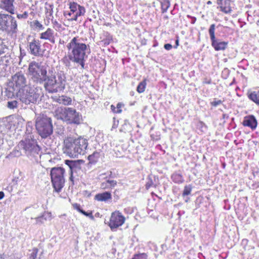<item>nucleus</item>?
Instances as JSON below:
<instances>
[{
	"label": "nucleus",
	"mask_w": 259,
	"mask_h": 259,
	"mask_svg": "<svg viewBox=\"0 0 259 259\" xmlns=\"http://www.w3.org/2000/svg\"><path fill=\"white\" fill-rule=\"evenodd\" d=\"M67 55L62 59V62L65 67L70 68L71 62L80 65L84 69L85 61L91 52L90 47L81 42L78 36L74 37L67 45Z\"/></svg>",
	"instance_id": "f257e3e1"
},
{
	"label": "nucleus",
	"mask_w": 259,
	"mask_h": 259,
	"mask_svg": "<svg viewBox=\"0 0 259 259\" xmlns=\"http://www.w3.org/2000/svg\"><path fill=\"white\" fill-rule=\"evenodd\" d=\"M42 96L41 88H34L30 85L25 87V88L19 89L16 93L17 97L26 105L35 103Z\"/></svg>",
	"instance_id": "f03ea898"
},
{
	"label": "nucleus",
	"mask_w": 259,
	"mask_h": 259,
	"mask_svg": "<svg viewBox=\"0 0 259 259\" xmlns=\"http://www.w3.org/2000/svg\"><path fill=\"white\" fill-rule=\"evenodd\" d=\"M28 74L30 79L37 84H42L46 78L48 71L45 66L35 61H32L29 64Z\"/></svg>",
	"instance_id": "7ed1b4c3"
},
{
	"label": "nucleus",
	"mask_w": 259,
	"mask_h": 259,
	"mask_svg": "<svg viewBox=\"0 0 259 259\" xmlns=\"http://www.w3.org/2000/svg\"><path fill=\"white\" fill-rule=\"evenodd\" d=\"M35 126L38 134L42 138H47L53 133L52 120L44 114L39 115L36 117Z\"/></svg>",
	"instance_id": "20e7f679"
},
{
	"label": "nucleus",
	"mask_w": 259,
	"mask_h": 259,
	"mask_svg": "<svg viewBox=\"0 0 259 259\" xmlns=\"http://www.w3.org/2000/svg\"><path fill=\"white\" fill-rule=\"evenodd\" d=\"M65 169L61 167H54L51 169V177L55 190L59 192L64 187Z\"/></svg>",
	"instance_id": "39448f33"
},
{
	"label": "nucleus",
	"mask_w": 259,
	"mask_h": 259,
	"mask_svg": "<svg viewBox=\"0 0 259 259\" xmlns=\"http://www.w3.org/2000/svg\"><path fill=\"white\" fill-rule=\"evenodd\" d=\"M17 147L19 150H23L25 154L28 156H35V154H38L40 151V148L36 144V141L32 139L21 140Z\"/></svg>",
	"instance_id": "423d86ee"
},
{
	"label": "nucleus",
	"mask_w": 259,
	"mask_h": 259,
	"mask_svg": "<svg viewBox=\"0 0 259 259\" xmlns=\"http://www.w3.org/2000/svg\"><path fill=\"white\" fill-rule=\"evenodd\" d=\"M0 29L16 33L17 30L16 20L11 15L0 14Z\"/></svg>",
	"instance_id": "0eeeda50"
},
{
	"label": "nucleus",
	"mask_w": 259,
	"mask_h": 259,
	"mask_svg": "<svg viewBox=\"0 0 259 259\" xmlns=\"http://www.w3.org/2000/svg\"><path fill=\"white\" fill-rule=\"evenodd\" d=\"M63 150L64 153L70 157L78 156L79 150L75 147L74 138L69 137L64 140Z\"/></svg>",
	"instance_id": "6e6552de"
},
{
	"label": "nucleus",
	"mask_w": 259,
	"mask_h": 259,
	"mask_svg": "<svg viewBox=\"0 0 259 259\" xmlns=\"http://www.w3.org/2000/svg\"><path fill=\"white\" fill-rule=\"evenodd\" d=\"M51 70L49 71V74H47L46 78L44 81V88L50 93H57L59 89L57 83L56 77L55 74H50Z\"/></svg>",
	"instance_id": "1a4fd4ad"
},
{
	"label": "nucleus",
	"mask_w": 259,
	"mask_h": 259,
	"mask_svg": "<svg viewBox=\"0 0 259 259\" xmlns=\"http://www.w3.org/2000/svg\"><path fill=\"white\" fill-rule=\"evenodd\" d=\"M215 26L214 24H211L208 30L211 41V45L215 51L225 50L227 47L228 42L226 41H220L215 38L214 35Z\"/></svg>",
	"instance_id": "9d476101"
},
{
	"label": "nucleus",
	"mask_w": 259,
	"mask_h": 259,
	"mask_svg": "<svg viewBox=\"0 0 259 259\" xmlns=\"http://www.w3.org/2000/svg\"><path fill=\"white\" fill-rule=\"evenodd\" d=\"M125 222V218L119 211H115L111 214L109 226L111 230L122 226Z\"/></svg>",
	"instance_id": "9b49d317"
},
{
	"label": "nucleus",
	"mask_w": 259,
	"mask_h": 259,
	"mask_svg": "<svg viewBox=\"0 0 259 259\" xmlns=\"http://www.w3.org/2000/svg\"><path fill=\"white\" fill-rule=\"evenodd\" d=\"M68 110L65 121L69 123L79 124L82 120L81 115L72 108L68 107Z\"/></svg>",
	"instance_id": "f8f14e48"
},
{
	"label": "nucleus",
	"mask_w": 259,
	"mask_h": 259,
	"mask_svg": "<svg viewBox=\"0 0 259 259\" xmlns=\"http://www.w3.org/2000/svg\"><path fill=\"white\" fill-rule=\"evenodd\" d=\"M12 80L15 87L19 89L25 88V87H28L26 84L27 79L25 74L22 71L16 73L12 76Z\"/></svg>",
	"instance_id": "ddd939ff"
},
{
	"label": "nucleus",
	"mask_w": 259,
	"mask_h": 259,
	"mask_svg": "<svg viewBox=\"0 0 259 259\" xmlns=\"http://www.w3.org/2000/svg\"><path fill=\"white\" fill-rule=\"evenodd\" d=\"M74 140L75 147L79 150L78 155L81 154L83 155L88 146L87 140L83 138L79 137L74 139Z\"/></svg>",
	"instance_id": "4468645a"
},
{
	"label": "nucleus",
	"mask_w": 259,
	"mask_h": 259,
	"mask_svg": "<svg viewBox=\"0 0 259 259\" xmlns=\"http://www.w3.org/2000/svg\"><path fill=\"white\" fill-rule=\"evenodd\" d=\"M29 49L31 55L35 56H38L41 53V44L38 39H33L29 44Z\"/></svg>",
	"instance_id": "2eb2a0df"
},
{
	"label": "nucleus",
	"mask_w": 259,
	"mask_h": 259,
	"mask_svg": "<svg viewBox=\"0 0 259 259\" xmlns=\"http://www.w3.org/2000/svg\"><path fill=\"white\" fill-rule=\"evenodd\" d=\"M14 0H0V8L8 12L14 14Z\"/></svg>",
	"instance_id": "dca6fc26"
},
{
	"label": "nucleus",
	"mask_w": 259,
	"mask_h": 259,
	"mask_svg": "<svg viewBox=\"0 0 259 259\" xmlns=\"http://www.w3.org/2000/svg\"><path fill=\"white\" fill-rule=\"evenodd\" d=\"M68 111V108L58 107L54 112L55 116L57 119L65 121Z\"/></svg>",
	"instance_id": "f3484780"
},
{
	"label": "nucleus",
	"mask_w": 259,
	"mask_h": 259,
	"mask_svg": "<svg viewBox=\"0 0 259 259\" xmlns=\"http://www.w3.org/2000/svg\"><path fill=\"white\" fill-rule=\"evenodd\" d=\"M52 99L54 101L64 105H71L72 103V99L71 98L65 95H62L61 96H54L52 97Z\"/></svg>",
	"instance_id": "a211bd4d"
},
{
	"label": "nucleus",
	"mask_w": 259,
	"mask_h": 259,
	"mask_svg": "<svg viewBox=\"0 0 259 259\" xmlns=\"http://www.w3.org/2000/svg\"><path fill=\"white\" fill-rule=\"evenodd\" d=\"M243 124L244 126H248L254 130L256 127L257 121L254 116L250 115L245 117Z\"/></svg>",
	"instance_id": "6ab92c4d"
},
{
	"label": "nucleus",
	"mask_w": 259,
	"mask_h": 259,
	"mask_svg": "<svg viewBox=\"0 0 259 259\" xmlns=\"http://www.w3.org/2000/svg\"><path fill=\"white\" fill-rule=\"evenodd\" d=\"M230 3V0H218V4L220 5L221 11L225 13H231L232 11Z\"/></svg>",
	"instance_id": "aec40b11"
},
{
	"label": "nucleus",
	"mask_w": 259,
	"mask_h": 259,
	"mask_svg": "<svg viewBox=\"0 0 259 259\" xmlns=\"http://www.w3.org/2000/svg\"><path fill=\"white\" fill-rule=\"evenodd\" d=\"M65 164L69 167V171L70 174V177L69 178L71 181H73V174L74 172H76L78 169L77 164L76 162L73 160H65Z\"/></svg>",
	"instance_id": "412c9836"
},
{
	"label": "nucleus",
	"mask_w": 259,
	"mask_h": 259,
	"mask_svg": "<svg viewBox=\"0 0 259 259\" xmlns=\"http://www.w3.org/2000/svg\"><path fill=\"white\" fill-rule=\"evenodd\" d=\"M78 7V5L75 2L70 3L69 8L70 12H65L64 13V16L68 19V18H71L72 16L75 15V12L77 11V8Z\"/></svg>",
	"instance_id": "4be33fe9"
},
{
	"label": "nucleus",
	"mask_w": 259,
	"mask_h": 259,
	"mask_svg": "<svg viewBox=\"0 0 259 259\" xmlns=\"http://www.w3.org/2000/svg\"><path fill=\"white\" fill-rule=\"evenodd\" d=\"M11 59V57L9 51L6 52L3 55L0 56V67L8 66Z\"/></svg>",
	"instance_id": "5701e85b"
},
{
	"label": "nucleus",
	"mask_w": 259,
	"mask_h": 259,
	"mask_svg": "<svg viewBox=\"0 0 259 259\" xmlns=\"http://www.w3.org/2000/svg\"><path fill=\"white\" fill-rule=\"evenodd\" d=\"M85 13V8L78 5V7L77 8V11L75 12V15L72 16L71 18H68L69 21H76L78 17L83 16Z\"/></svg>",
	"instance_id": "b1692460"
},
{
	"label": "nucleus",
	"mask_w": 259,
	"mask_h": 259,
	"mask_svg": "<svg viewBox=\"0 0 259 259\" xmlns=\"http://www.w3.org/2000/svg\"><path fill=\"white\" fill-rule=\"evenodd\" d=\"M116 185L117 182L116 181L106 180L101 184V188L103 189H112Z\"/></svg>",
	"instance_id": "393cba45"
},
{
	"label": "nucleus",
	"mask_w": 259,
	"mask_h": 259,
	"mask_svg": "<svg viewBox=\"0 0 259 259\" xmlns=\"http://www.w3.org/2000/svg\"><path fill=\"white\" fill-rule=\"evenodd\" d=\"M95 199L100 201H105L111 198V195L110 192H105L99 193L95 195Z\"/></svg>",
	"instance_id": "a878e982"
},
{
	"label": "nucleus",
	"mask_w": 259,
	"mask_h": 259,
	"mask_svg": "<svg viewBox=\"0 0 259 259\" xmlns=\"http://www.w3.org/2000/svg\"><path fill=\"white\" fill-rule=\"evenodd\" d=\"M30 26L34 30L37 31L42 30L45 28L44 26L37 20L30 22Z\"/></svg>",
	"instance_id": "bb28decb"
},
{
	"label": "nucleus",
	"mask_w": 259,
	"mask_h": 259,
	"mask_svg": "<svg viewBox=\"0 0 259 259\" xmlns=\"http://www.w3.org/2000/svg\"><path fill=\"white\" fill-rule=\"evenodd\" d=\"M54 31L50 28H48L47 30L40 34V38L45 40L50 39V37L53 35Z\"/></svg>",
	"instance_id": "cd10ccee"
},
{
	"label": "nucleus",
	"mask_w": 259,
	"mask_h": 259,
	"mask_svg": "<svg viewBox=\"0 0 259 259\" xmlns=\"http://www.w3.org/2000/svg\"><path fill=\"white\" fill-rule=\"evenodd\" d=\"M248 97L256 104L259 105V91L248 94Z\"/></svg>",
	"instance_id": "c85d7f7f"
},
{
	"label": "nucleus",
	"mask_w": 259,
	"mask_h": 259,
	"mask_svg": "<svg viewBox=\"0 0 259 259\" xmlns=\"http://www.w3.org/2000/svg\"><path fill=\"white\" fill-rule=\"evenodd\" d=\"M57 83L59 90H62L65 88V77L64 75H58Z\"/></svg>",
	"instance_id": "c756f323"
},
{
	"label": "nucleus",
	"mask_w": 259,
	"mask_h": 259,
	"mask_svg": "<svg viewBox=\"0 0 259 259\" xmlns=\"http://www.w3.org/2000/svg\"><path fill=\"white\" fill-rule=\"evenodd\" d=\"M100 157V153L97 152H94L92 154L88 156V159L91 163H96Z\"/></svg>",
	"instance_id": "7c9ffc66"
},
{
	"label": "nucleus",
	"mask_w": 259,
	"mask_h": 259,
	"mask_svg": "<svg viewBox=\"0 0 259 259\" xmlns=\"http://www.w3.org/2000/svg\"><path fill=\"white\" fill-rule=\"evenodd\" d=\"M146 84L147 83L146 79H144L142 81L140 82L137 88V92L139 93H143L145 90Z\"/></svg>",
	"instance_id": "2f4dec72"
},
{
	"label": "nucleus",
	"mask_w": 259,
	"mask_h": 259,
	"mask_svg": "<svg viewBox=\"0 0 259 259\" xmlns=\"http://www.w3.org/2000/svg\"><path fill=\"white\" fill-rule=\"evenodd\" d=\"M8 47L4 44L2 39L0 38V56L3 55L6 52H9Z\"/></svg>",
	"instance_id": "473e14b6"
},
{
	"label": "nucleus",
	"mask_w": 259,
	"mask_h": 259,
	"mask_svg": "<svg viewBox=\"0 0 259 259\" xmlns=\"http://www.w3.org/2000/svg\"><path fill=\"white\" fill-rule=\"evenodd\" d=\"M161 6L162 13H165L169 7L170 3L168 1H164L161 3Z\"/></svg>",
	"instance_id": "72a5a7b5"
},
{
	"label": "nucleus",
	"mask_w": 259,
	"mask_h": 259,
	"mask_svg": "<svg viewBox=\"0 0 259 259\" xmlns=\"http://www.w3.org/2000/svg\"><path fill=\"white\" fill-rule=\"evenodd\" d=\"M192 186L190 185H187L184 187V189L183 192V196H187L190 194L192 191Z\"/></svg>",
	"instance_id": "f704fd0d"
},
{
	"label": "nucleus",
	"mask_w": 259,
	"mask_h": 259,
	"mask_svg": "<svg viewBox=\"0 0 259 259\" xmlns=\"http://www.w3.org/2000/svg\"><path fill=\"white\" fill-rule=\"evenodd\" d=\"M6 96L8 98H12L14 97L15 94L14 93L13 88L7 89L5 92Z\"/></svg>",
	"instance_id": "c9c22d12"
},
{
	"label": "nucleus",
	"mask_w": 259,
	"mask_h": 259,
	"mask_svg": "<svg viewBox=\"0 0 259 259\" xmlns=\"http://www.w3.org/2000/svg\"><path fill=\"white\" fill-rule=\"evenodd\" d=\"M18 102L16 100L9 101L7 103V107L10 109H14L17 107Z\"/></svg>",
	"instance_id": "e433bc0d"
},
{
	"label": "nucleus",
	"mask_w": 259,
	"mask_h": 259,
	"mask_svg": "<svg viewBox=\"0 0 259 259\" xmlns=\"http://www.w3.org/2000/svg\"><path fill=\"white\" fill-rule=\"evenodd\" d=\"M172 179H173V181H174L175 182L179 183L182 181V177L181 175L175 174L172 175Z\"/></svg>",
	"instance_id": "4c0bfd02"
},
{
	"label": "nucleus",
	"mask_w": 259,
	"mask_h": 259,
	"mask_svg": "<svg viewBox=\"0 0 259 259\" xmlns=\"http://www.w3.org/2000/svg\"><path fill=\"white\" fill-rule=\"evenodd\" d=\"M147 257L146 253H142L134 255L132 259H147Z\"/></svg>",
	"instance_id": "58836bf2"
},
{
	"label": "nucleus",
	"mask_w": 259,
	"mask_h": 259,
	"mask_svg": "<svg viewBox=\"0 0 259 259\" xmlns=\"http://www.w3.org/2000/svg\"><path fill=\"white\" fill-rule=\"evenodd\" d=\"M38 251V250L37 248H33L32 250V252L29 256V259H35L37 256Z\"/></svg>",
	"instance_id": "ea45409f"
},
{
	"label": "nucleus",
	"mask_w": 259,
	"mask_h": 259,
	"mask_svg": "<svg viewBox=\"0 0 259 259\" xmlns=\"http://www.w3.org/2000/svg\"><path fill=\"white\" fill-rule=\"evenodd\" d=\"M23 119L22 117L19 116H16L14 118H13V122H14V124L16 123V122H18V124H22L23 123Z\"/></svg>",
	"instance_id": "a19ab883"
},
{
	"label": "nucleus",
	"mask_w": 259,
	"mask_h": 259,
	"mask_svg": "<svg viewBox=\"0 0 259 259\" xmlns=\"http://www.w3.org/2000/svg\"><path fill=\"white\" fill-rule=\"evenodd\" d=\"M222 103V101L221 100H217L215 99L214 101H213L212 102H211L210 103V104L214 107H217L218 105H220Z\"/></svg>",
	"instance_id": "79ce46f5"
},
{
	"label": "nucleus",
	"mask_w": 259,
	"mask_h": 259,
	"mask_svg": "<svg viewBox=\"0 0 259 259\" xmlns=\"http://www.w3.org/2000/svg\"><path fill=\"white\" fill-rule=\"evenodd\" d=\"M122 106V104L119 103L117 104V107L116 108H117V110L116 111H115V113H120L122 111V110H121V107Z\"/></svg>",
	"instance_id": "37998d69"
},
{
	"label": "nucleus",
	"mask_w": 259,
	"mask_h": 259,
	"mask_svg": "<svg viewBox=\"0 0 259 259\" xmlns=\"http://www.w3.org/2000/svg\"><path fill=\"white\" fill-rule=\"evenodd\" d=\"M28 17V13L27 12H25L23 14H18L17 15V17L19 18V19H22V18H23V19H26Z\"/></svg>",
	"instance_id": "c03bdc74"
},
{
	"label": "nucleus",
	"mask_w": 259,
	"mask_h": 259,
	"mask_svg": "<svg viewBox=\"0 0 259 259\" xmlns=\"http://www.w3.org/2000/svg\"><path fill=\"white\" fill-rule=\"evenodd\" d=\"M52 23L54 28L59 29L61 27V25L59 24L56 20L53 21Z\"/></svg>",
	"instance_id": "a18cd8bd"
},
{
	"label": "nucleus",
	"mask_w": 259,
	"mask_h": 259,
	"mask_svg": "<svg viewBox=\"0 0 259 259\" xmlns=\"http://www.w3.org/2000/svg\"><path fill=\"white\" fill-rule=\"evenodd\" d=\"M44 215L42 217H39L36 218V224H42L44 223V221H42L44 219Z\"/></svg>",
	"instance_id": "49530a36"
},
{
	"label": "nucleus",
	"mask_w": 259,
	"mask_h": 259,
	"mask_svg": "<svg viewBox=\"0 0 259 259\" xmlns=\"http://www.w3.org/2000/svg\"><path fill=\"white\" fill-rule=\"evenodd\" d=\"M84 215L89 217L92 220H93L94 219V217L93 215L92 212L91 211L90 212H87Z\"/></svg>",
	"instance_id": "de8ad7c7"
},
{
	"label": "nucleus",
	"mask_w": 259,
	"mask_h": 259,
	"mask_svg": "<svg viewBox=\"0 0 259 259\" xmlns=\"http://www.w3.org/2000/svg\"><path fill=\"white\" fill-rule=\"evenodd\" d=\"M164 48L167 50H170L172 48V46L169 44H166L164 45Z\"/></svg>",
	"instance_id": "09e8293b"
},
{
	"label": "nucleus",
	"mask_w": 259,
	"mask_h": 259,
	"mask_svg": "<svg viewBox=\"0 0 259 259\" xmlns=\"http://www.w3.org/2000/svg\"><path fill=\"white\" fill-rule=\"evenodd\" d=\"M48 40H49L51 42L54 44L55 43V38L54 35H52L50 39H49Z\"/></svg>",
	"instance_id": "8fccbe9b"
},
{
	"label": "nucleus",
	"mask_w": 259,
	"mask_h": 259,
	"mask_svg": "<svg viewBox=\"0 0 259 259\" xmlns=\"http://www.w3.org/2000/svg\"><path fill=\"white\" fill-rule=\"evenodd\" d=\"M73 207H74V208L78 210V209H80L79 205H78L77 203L74 204L73 205Z\"/></svg>",
	"instance_id": "3c124183"
},
{
	"label": "nucleus",
	"mask_w": 259,
	"mask_h": 259,
	"mask_svg": "<svg viewBox=\"0 0 259 259\" xmlns=\"http://www.w3.org/2000/svg\"><path fill=\"white\" fill-rule=\"evenodd\" d=\"M5 194L3 191H0V200L2 199L4 197Z\"/></svg>",
	"instance_id": "603ef678"
},
{
	"label": "nucleus",
	"mask_w": 259,
	"mask_h": 259,
	"mask_svg": "<svg viewBox=\"0 0 259 259\" xmlns=\"http://www.w3.org/2000/svg\"><path fill=\"white\" fill-rule=\"evenodd\" d=\"M111 110H112V111H113L114 112H115V111H116V107H115L114 105H112L111 106Z\"/></svg>",
	"instance_id": "864d4df0"
},
{
	"label": "nucleus",
	"mask_w": 259,
	"mask_h": 259,
	"mask_svg": "<svg viewBox=\"0 0 259 259\" xmlns=\"http://www.w3.org/2000/svg\"><path fill=\"white\" fill-rule=\"evenodd\" d=\"M78 211L84 215H85V213L87 212L86 211H85L81 209H78Z\"/></svg>",
	"instance_id": "5fc2aeb1"
},
{
	"label": "nucleus",
	"mask_w": 259,
	"mask_h": 259,
	"mask_svg": "<svg viewBox=\"0 0 259 259\" xmlns=\"http://www.w3.org/2000/svg\"><path fill=\"white\" fill-rule=\"evenodd\" d=\"M179 46V39H177L176 40V47L175 48H177V47Z\"/></svg>",
	"instance_id": "6e6d98bb"
},
{
	"label": "nucleus",
	"mask_w": 259,
	"mask_h": 259,
	"mask_svg": "<svg viewBox=\"0 0 259 259\" xmlns=\"http://www.w3.org/2000/svg\"><path fill=\"white\" fill-rule=\"evenodd\" d=\"M150 184H146V187L147 188H149L150 187Z\"/></svg>",
	"instance_id": "4d7b16f0"
},
{
	"label": "nucleus",
	"mask_w": 259,
	"mask_h": 259,
	"mask_svg": "<svg viewBox=\"0 0 259 259\" xmlns=\"http://www.w3.org/2000/svg\"><path fill=\"white\" fill-rule=\"evenodd\" d=\"M59 42H60V44H63V43H64V41H61V40H60Z\"/></svg>",
	"instance_id": "13d9d810"
},
{
	"label": "nucleus",
	"mask_w": 259,
	"mask_h": 259,
	"mask_svg": "<svg viewBox=\"0 0 259 259\" xmlns=\"http://www.w3.org/2000/svg\"><path fill=\"white\" fill-rule=\"evenodd\" d=\"M207 3V4H211V2L210 1H208Z\"/></svg>",
	"instance_id": "bf43d9fd"
}]
</instances>
